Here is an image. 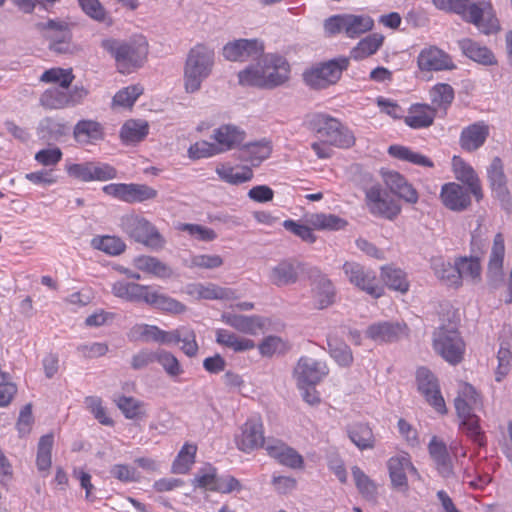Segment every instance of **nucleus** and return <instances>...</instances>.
I'll list each match as a JSON object with an SVG mask.
<instances>
[{"label":"nucleus","instance_id":"1","mask_svg":"<svg viewBox=\"0 0 512 512\" xmlns=\"http://www.w3.org/2000/svg\"><path fill=\"white\" fill-rule=\"evenodd\" d=\"M261 60L238 73L239 83L263 89H274L289 79L290 66L286 59L277 54H266Z\"/></svg>","mask_w":512,"mask_h":512},{"label":"nucleus","instance_id":"2","mask_svg":"<svg viewBox=\"0 0 512 512\" xmlns=\"http://www.w3.org/2000/svg\"><path fill=\"white\" fill-rule=\"evenodd\" d=\"M101 47L115 59L117 70L122 74H130L141 68L148 55V42L142 35L125 40L104 39Z\"/></svg>","mask_w":512,"mask_h":512},{"label":"nucleus","instance_id":"3","mask_svg":"<svg viewBox=\"0 0 512 512\" xmlns=\"http://www.w3.org/2000/svg\"><path fill=\"white\" fill-rule=\"evenodd\" d=\"M433 2L439 8L460 15L465 22L472 23L486 35L495 34L500 30V23L488 2L473 3L470 0H433Z\"/></svg>","mask_w":512,"mask_h":512},{"label":"nucleus","instance_id":"4","mask_svg":"<svg viewBox=\"0 0 512 512\" xmlns=\"http://www.w3.org/2000/svg\"><path fill=\"white\" fill-rule=\"evenodd\" d=\"M214 66L213 49L198 44L193 47L187 56L184 68V86L188 93L200 90L202 82L206 80Z\"/></svg>","mask_w":512,"mask_h":512},{"label":"nucleus","instance_id":"5","mask_svg":"<svg viewBox=\"0 0 512 512\" xmlns=\"http://www.w3.org/2000/svg\"><path fill=\"white\" fill-rule=\"evenodd\" d=\"M310 128L324 143L339 148H349L355 143L352 132L337 119L327 114H315L309 121Z\"/></svg>","mask_w":512,"mask_h":512},{"label":"nucleus","instance_id":"6","mask_svg":"<svg viewBox=\"0 0 512 512\" xmlns=\"http://www.w3.org/2000/svg\"><path fill=\"white\" fill-rule=\"evenodd\" d=\"M120 225L130 238L153 250H160L165 245V239L157 228L143 217L133 214L123 216Z\"/></svg>","mask_w":512,"mask_h":512},{"label":"nucleus","instance_id":"7","mask_svg":"<svg viewBox=\"0 0 512 512\" xmlns=\"http://www.w3.org/2000/svg\"><path fill=\"white\" fill-rule=\"evenodd\" d=\"M433 348L448 363L457 365L463 360L465 343L455 328L442 326L433 333Z\"/></svg>","mask_w":512,"mask_h":512},{"label":"nucleus","instance_id":"8","mask_svg":"<svg viewBox=\"0 0 512 512\" xmlns=\"http://www.w3.org/2000/svg\"><path fill=\"white\" fill-rule=\"evenodd\" d=\"M349 66L348 57H338L320 64L303 74L304 81L313 89H325L335 84Z\"/></svg>","mask_w":512,"mask_h":512},{"label":"nucleus","instance_id":"9","mask_svg":"<svg viewBox=\"0 0 512 512\" xmlns=\"http://www.w3.org/2000/svg\"><path fill=\"white\" fill-rule=\"evenodd\" d=\"M84 86L72 88L50 87L39 97V104L45 110H61L81 104L88 95Z\"/></svg>","mask_w":512,"mask_h":512},{"label":"nucleus","instance_id":"10","mask_svg":"<svg viewBox=\"0 0 512 512\" xmlns=\"http://www.w3.org/2000/svg\"><path fill=\"white\" fill-rule=\"evenodd\" d=\"M374 21L367 15L340 14L329 17L324 22V29L328 35L344 32L349 38L359 37L372 30Z\"/></svg>","mask_w":512,"mask_h":512},{"label":"nucleus","instance_id":"11","mask_svg":"<svg viewBox=\"0 0 512 512\" xmlns=\"http://www.w3.org/2000/svg\"><path fill=\"white\" fill-rule=\"evenodd\" d=\"M343 272L348 281L366 292L373 298H380L384 294L383 287L379 284L375 272L366 269L357 262H345L342 266Z\"/></svg>","mask_w":512,"mask_h":512},{"label":"nucleus","instance_id":"12","mask_svg":"<svg viewBox=\"0 0 512 512\" xmlns=\"http://www.w3.org/2000/svg\"><path fill=\"white\" fill-rule=\"evenodd\" d=\"M365 203L370 214L390 221L401 212L399 203L388 198L380 185H373L365 190Z\"/></svg>","mask_w":512,"mask_h":512},{"label":"nucleus","instance_id":"13","mask_svg":"<svg viewBox=\"0 0 512 512\" xmlns=\"http://www.w3.org/2000/svg\"><path fill=\"white\" fill-rule=\"evenodd\" d=\"M223 57L232 62H245L263 56L264 44L258 39H237L226 43L222 49Z\"/></svg>","mask_w":512,"mask_h":512},{"label":"nucleus","instance_id":"14","mask_svg":"<svg viewBox=\"0 0 512 512\" xmlns=\"http://www.w3.org/2000/svg\"><path fill=\"white\" fill-rule=\"evenodd\" d=\"M103 192L127 203L143 202L154 199L157 191L145 184L112 183L103 187Z\"/></svg>","mask_w":512,"mask_h":512},{"label":"nucleus","instance_id":"15","mask_svg":"<svg viewBox=\"0 0 512 512\" xmlns=\"http://www.w3.org/2000/svg\"><path fill=\"white\" fill-rule=\"evenodd\" d=\"M487 177L493 195L500 201L502 208L509 212L512 208V198L507 187L504 164L499 157H494L487 167Z\"/></svg>","mask_w":512,"mask_h":512},{"label":"nucleus","instance_id":"16","mask_svg":"<svg viewBox=\"0 0 512 512\" xmlns=\"http://www.w3.org/2000/svg\"><path fill=\"white\" fill-rule=\"evenodd\" d=\"M472 402L457 396L454 401L458 417L461 419V428L463 431L480 447L485 445V436L479 426V418L472 410Z\"/></svg>","mask_w":512,"mask_h":512},{"label":"nucleus","instance_id":"17","mask_svg":"<svg viewBox=\"0 0 512 512\" xmlns=\"http://www.w3.org/2000/svg\"><path fill=\"white\" fill-rule=\"evenodd\" d=\"M418 390L426 401L439 413L447 412L444 398L441 395L437 378L427 368L421 367L416 374Z\"/></svg>","mask_w":512,"mask_h":512},{"label":"nucleus","instance_id":"18","mask_svg":"<svg viewBox=\"0 0 512 512\" xmlns=\"http://www.w3.org/2000/svg\"><path fill=\"white\" fill-rule=\"evenodd\" d=\"M309 277L313 279L311 285L314 307L323 310L331 306L335 301L336 295L335 287L331 280L315 267L309 269Z\"/></svg>","mask_w":512,"mask_h":512},{"label":"nucleus","instance_id":"19","mask_svg":"<svg viewBox=\"0 0 512 512\" xmlns=\"http://www.w3.org/2000/svg\"><path fill=\"white\" fill-rule=\"evenodd\" d=\"M328 374L325 362L311 357H301L295 368V376L300 389L304 386H315Z\"/></svg>","mask_w":512,"mask_h":512},{"label":"nucleus","instance_id":"20","mask_svg":"<svg viewBox=\"0 0 512 512\" xmlns=\"http://www.w3.org/2000/svg\"><path fill=\"white\" fill-rule=\"evenodd\" d=\"M305 271V264L294 258L283 259L271 268L269 281L277 286L283 287L295 284L299 274Z\"/></svg>","mask_w":512,"mask_h":512},{"label":"nucleus","instance_id":"21","mask_svg":"<svg viewBox=\"0 0 512 512\" xmlns=\"http://www.w3.org/2000/svg\"><path fill=\"white\" fill-rule=\"evenodd\" d=\"M266 442L263 424L258 418L248 419L241 427V433L236 436V445L239 450L250 453L263 447Z\"/></svg>","mask_w":512,"mask_h":512},{"label":"nucleus","instance_id":"22","mask_svg":"<svg viewBox=\"0 0 512 512\" xmlns=\"http://www.w3.org/2000/svg\"><path fill=\"white\" fill-rule=\"evenodd\" d=\"M505 254L504 237L501 233H497L493 240V246L491 249L487 279L488 284L493 288L497 289L500 287L504 280L503 273V260Z\"/></svg>","mask_w":512,"mask_h":512},{"label":"nucleus","instance_id":"23","mask_svg":"<svg viewBox=\"0 0 512 512\" xmlns=\"http://www.w3.org/2000/svg\"><path fill=\"white\" fill-rule=\"evenodd\" d=\"M417 64L422 71H443L455 68L452 58L436 46L422 49L417 57Z\"/></svg>","mask_w":512,"mask_h":512},{"label":"nucleus","instance_id":"24","mask_svg":"<svg viewBox=\"0 0 512 512\" xmlns=\"http://www.w3.org/2000/svg\"><path fill=\"white\" fill-rule=\"evenodd\" d=\"M489 132V126L483 121L470 124L461 131L459 145L466 152H475L484 145Z\"/></svg>","mask_w":512,"mask_h":512},{"label":"nucleus","instance_id":"25","mask_svg":"<svg viewBox=\"0 0 512 512\" xmlns=\"http://www.w3.org/2000/svg\"><path fill=\"white\" fill-rule=\"evenodd\" d=\"M443 204L453 211L465 210L471 203L469 192L461 185L447 183L441 190Z\"/></svg>","mask_w":512,"mask_h":512},{"label":"nucleus","instance_id":"26","mask_svg":"<svg viewBox=\"0 0 512 512\" xmlns=\"http://www.w3.org/2000/svg\"><path fill=\"white\" fill-rule=\"evenodd\" d=\"M404 327L398 322L383 321L369 325L365 334L375 342H394L403 334Z\"/></svg>","mask_w":512,"mask_h":512},{"label":"nucleus","instance_id":"27","mask_svg":"<svg viewBox=\"0 0 512 512\" xmlns=\"http://www.w3.org/2000/svg\"><path fill=\"white\" fill-rule=\"evenodd\" d=\"M388 470L392 485L399 489L407 488L406 471L417 473L416 468L412 465L408 454L391 457L388 461Z\"/></svg>","mask_w":512,"mask_h":512},{"label":"nucleus","instance_id":"28","mask_svg":"<svg viewBox=\"0 0 512 512\" xmlns=\"http://www.w3.org/2000/svg\"><path fill=\"white\" fill-rule=\"evenodd\" d=\"M239 153L241 160L250 162L252 166H259L264 160L270 157L272 144L270 140L263 138L259 141L249 142L243 145Z\"/></svg>","mask_w":512,"mask_h":512},{"label":"nucleus","instance_id":"29","mask_svg":"<svg viewBox=\"0 0 512 512\" xmlns=\"http://www.w3.org/2000/svg\"><path fill=\"white\" fill-rule=\"evenodd\" d=\"M453 166L456 178L469 187L470 193L477 201L481 200L483 198L482 187L474 169L456 156L453 158Z\"/></svg>","mask_w":512,"mask_h":512},{"label":"nucleus","instance_id":"30","mask_svg":"<svg viewBox=\"0 0 512 512\" xmlns=\"http://www.w3.org/2000/svg\"><path fill=\"white\" fill-rule=\"evenodd\" d=\"M221 319L237 331L250 335H256L264 326L262 318L257 315L223 313Z\"/></svg>","mask_w":512,"mask_h":512},{"label":"nucleus","instance_id":"31","mask_svg":"<svg viewBox=\"0 0 512 512\" xmlns=\"http://www.w3.org/2000/svg\"><path fill=\"white\" fill-rule=\"evenodd\" d=\"M458 44L463 54L471 60L486 66L497 64L495 55L486 46H481L469 38L460 40Z\"/></svg>","mask_w":512,"mask_h":512},{"label":"nucleus","instance_id":"32","mask_svg":"<svg viewBox=\"0 0 512 512\" xmlns=\"http://www.w3.org/2000/svg\"><path fill=\"white\" fill-rule=\"evenodd\" d=\"M73 136L78 143L89 144L104 139L103 126L94 120H80L74 127Z\"/></svg>","mask_w":512,"mask_h":512},{"label":"nucleus","instance_id":"33","mask_svg":"<svg viewBox=\"0 0 512 512\" xmlns=\"http://www.w3.org/2000/svg\"><path fill=\"white\" fill-rule=\"evenodd\" d=\"M245 133L232 124L222 125L214 130V139L221 152L233 149L244 139Z\"/></svg>","mask_w":512,"mask_h":512},{"label":"nucleus","instance_id":"34","mask_svg":"<svg viewBox=\"0 0 512 512\" xmlns=\"http://www.w3.org/2000/svg\"><path fill=\"white\" fill-rule=\"evenodd\" d=\"M428 449L439 473L446 478L451 476L453 474L452 462L445 443L434 436L428 445Z\"/></svg>","mask_w":512,"mask_h":512},{"label":"nucleus","instance_id":"35","mask_svg":"<svg viewBox=\"0 0 512 512\" xmlns=\"http://www.w3.org/2000/svg\"><path fill=\"white\" fill-rule=\"evenodd\" d=\"M149 286L134 282L117 281L112 285L114 296L130 302H145Z\"/></svg>","mask_w":512,"mask_h":512},{"label":"nucleus","instance_id":"36","mask_svg":"<svg viewBox=\"0 0 512 512\" xmlns=\"http://www.w3.org/2000/svg\"><path fill=\"white\" fill-rule=\"evenodd\" d=\"M69 132L68 125L53 117H44L39 121L37 126V134L40 139L46 141H59Z\"/></svg>","mask_w":512,"mask_h":512},{"label":"nucleus","instance_id":"37","mask_svg":"<svg viewBox=\"0 0 512 512\" xmlns=\"http://www.w3.org/2000/svg\"><path fill=\"white\" fill-rule=\"evenodd\" d=\"M49 40L48 48L59 55H78L82 48L72 41L70 30H62L61 35H47Z\"/></svg>","mask_w":512,"mask_h":512},{"label":"nucleus","instance_id":"38","mask_svg":"<svg viewBox=\"0 0 512 512\" xmlns=\"http://www.w3.org/2000/svg\"><path fill=\"white\" fill-rule=\"evenodd\" d=\"M435 118V109L428 105L416 104L413 105L409 114L405 117V123L413 128H426L433 124Z\"/></svg>","mask_w":512,"mask_h":512},{"label":"nucleus","instance_id":"39","mask_svg":"<svg viewBox=\"0 0 512 512\" xmlns=\"http://www.w3.org/2000/svg\"><path fill=\"white\" fill-rule=\"evenodd\" d=\"M145 303L153 308L174 314L182 313L186 308L184 304L176 299L157 291H152L150 287L146 295Z\"/></svg>","mask_w":512,"mask_h":512},{"label":"nucleus","instance_id":"40","mask_svg":"<svg viewBox=\"0 0 512 512\" xmlns=\"http://www.w3.org/2000/svg\"><path fill=\"white\" fill-rule=\"evenodd\" d=\"M134 264L137 269L153 274L158 278H169L173 274L172 269L167 264L153 256H139L135 258Z\"/></svg>","mask_w":512,"mask_h":512},{"label":"nucleus","instance_id":"41","mask_svg":"<svg viewBox=\"0 0 512 512\" xmlns=\"http://www.w3.org/2000/svg\"><path fill=\"white\" fill-rule=\"evenodd\" d=\"M432 267L435 275L443 281L446 285L451 287L461 286L460 275L457 267V262L454 264L444 261L442 258L434 259Z\"/></svg>","mask_w":512,"mask_h":512},{"label":"nucleus","instance_id":"42","mask_svg":"<svg viewBox=\"0 0 512 512\" xmlns=\"http://www.w3.org/2000/svg\"><path fill=\"white\" fill-rule=\"evenodd\" d=\"M384 36L378 33H372L360 40L358 44L351 50L350 58L354 60H362L373 54L382 46Z\"/></svg>","mask_w":512,"mask_h":512},{"label":"nucleus","instance_id":"43","mask_svg":"<svg viewBox=\"0 0 512 512\" xmlns=\"http://www.w3.org/2000/svg\"><path fill=\"white\" fill-rule=\"evenodd\" d=\"M216 342L233 349L235 352H245L255 347L253 340L238 337L236 334L225 329L216 330Z\"/></svg>","mask_w":512,"mask_h":512},{"label":"nucleus","instance_id":"44","mask_svg":"<svg viewBox=\"0 0 512 512\" xmlns=\"http://www.w3.org/2000/svg\"><path fill=\"white\" fill-rule=\"evenodd\" d=\"M390 156L402 161L410 162L414 165L432 168L434 163L427 156L414 152L410 148L401 145H391L388 148Z\"/></svg>","mask_w":512,"mask_h":512},{"label":"nucleus","instance_id":"45","mask_svg":"<svg viewBox=\"0 0 512 512\" xmlns=\"http://www.w3.org/2000/svg\"><path fill=\"white\" fill-rule=\"evenodd\" d=\"M349 439L360 449L374 447V436L371 428L364 423H355L347 428Z\"/></svg>","mask_w":512,"mask_h":512},{"label":"nucleus","instance_id":"46","mask_svg":"<svg viewBox=\"0 0 512 512\" xmlns=\"http://www.w3.org/2000/svg\"><path fill=\"white\" fill-rule=\"evenodd\" d=\"M147 122L141 120H128L120 131V138L125 143H137L142 141L148 134Z\"/></svg>","mask_w":512,"mask_h":512},{"label":"nucleus","instance_id":"47","mask_svg":"<svg viewBox=\"0 0 512 512\" xmlns=\"http://www.w3.org/2000/svg\"><path fill=\"white\" fill-rule=\"evenodd\" d=\"M456 262L461 282L463 279L470 280L473 283L481 280L482 268L479 260L471 256H464L457 258Z\"/></svg>","mask_w":512,"mask_h":512},{"label":"nucleus","instance_id":"48","mask_svg":"<svg viewBox=\"0 0 512 512\" xmlns=\"http://www.w3.org/2000/svg\"><path fill=\"white\" fill-rule=\"evenodd\" d=\"M182 343L181 350L183 353L193 358L197 355L199 346L196 341V334L193 329L188 327H180L175 329L174 343Z\"/></svg>","mask_w":512,"mask_h":512},{"label":"nucleus","instance_id":"49","mask_svg":"<svg viewBox=\"0 0 512 512\" xmlns=\"http://www.w3.org/2000/svg\"><path fill=\"white\" fill-rule=\"evenodd\" d=\"M195 291L200 298L207 300H233L237 297L236 292L231 288L220 287L213 283L198 284Z\"/></svg>","mask_w":512,"mask_h":512},{"label":"nucleus","instance_id":"50","mask_svg":"<svg viewBox=\"0 0 512 512\" xmlns=\"http://www.w3.org/2000/svg\"><path fill=\"white\" fill-rule=\"evenodd\" d=\"M114 401L127 419H136L145 416L144 402L134 397L121 395Z\"/></svg>","mask_w":512,"mask_h":512},{"label":"nucleus","instance_id":"51","mask_svg":"<svg viewBox=\"0 0 512 512\" xmlns=\"http://www.w3.org/2000/svg\"><path fill=\"white\" fill-rule=\"evenodd\" d=\"M382 279L385 285L395 291L406 293L409 289V283L405 273L401 269L392 267H382Z\"/></svg>","mask_w":512,"mask_h":512},{"label":"nucleus","instance_id":"52","mask_svg":"<svg viewBox=\"0 0 512 512\" xmlns=\"http://www.w3.org/2000/svg\"><path fill=\"white\" fill-rule=\"evenodd\" d=\"M75 79V75L71 68H51L45 70L40 76V81L44 83H57V87L70 88L72 82Z\"/></svg>","mask_w":512,"mask_h":512},{"label":"nucleus","instance_id":"53","mask_svg":"<svg viewBox=\"0 0 512 512\" xmlns=\"http://www.w3.org/2000/svg\"><path fill=\"white\" fill-rule=\"evenodd\" d=\"M94 249L103 251L109 255H119L125 251V243L116 236H97L91 240Z\"/></svg>","mask_w":512,"mask_h":512},{"label":"nucleus","instance_id":"54","mask_svg":"<svg viewBox=\"0 0 512 512\" xmlns=\"http://www.w3.org/2000/svg\"><path fill=\"white\" fill-rule=\"evenodd\" d=\"M352 476L359 493L368 501H373L377 496L376 484L358 467H352Z\"/></svg>","mask_w":512,"mask_h":512},{"label":"nucleus","instance_id":"55","mask_svg":"<svg viewBox=\"0 0 512 512\" xmlns=\"http://www.w3.org/2000/svg\"><path fill=\"white\" fill-rule=\"evenodd\" d=\"M309 223L318 230H340L348 224L345 219L337 215L324 213L311 215Z\"/></svg>","mask_w":512,"mask_h":512},{"label":"nucleus","instance_id":"56","mask_svg":"<svg viewBox=\"0 0 512 512\" xmlns=\"http://www.w3.org/2000/svg\"><path fill=\"white\" fill-rule=\"evenodd\" d=\"M138 331L145 341H154L166 345L174 343L175 330L164 331L154 325H141L138 327Z\"/></svg>","mask_w":512,"mask_h":512},{"label":"nucleus","instance_id":"57","mask_svg":"<svg viewBox=\"0 0 512 512\" xmlns=\"http://www.w3.org/2000/svg\"><path fill=\"white\" fill-rule=\"evenodd\" d=\"M54 443L53 434L43 435L38 442L36 464L39 471H48L51 467V450Z\"/></svg>","mask_w":512,"mask_h":512},{"label":"nucleus","instance_id":"58","mask_svg":"<svg viewBox=\"0 0 512 512\" xmlns=\"http://www.w3.org/2000/svg\"><path fill=\"white\" fill-rule=\"evenodd\" d=\"M165 373L172 379L179 377L184 370L174 354L164 349H157V359Z\"/></svg>","mask_w":512,"mask_h":512},{"label":"nucleus","instance_id":"59","mask_svg":"<svg viewBox=\"0 0 512 512\" xmlns=\"http://www.w3.org/2000/svg\"><path fill=\"white\" fill-rule=\"evenodd\" d=\"M219 177L230 184H241L252 179L253 171L248 167H243L241 170L232 167H218L216 169Z\"/></svg>","mask_w":512,"mask_h":512},{"label":"nucleus","instance_id":"60","mask_svg":"<svg viewBox=\"0 0 512 512\" xmlns=\"http://www.w3.org/2000/svg\"><path fill=\"white\" fill-rule=\"evenodd\" d=\"M498 367L495 372V380L501 382L509 373L512 361L511 344L505 340L500 343L497 353Z\"/></svg>","mask_w":512,"mask_h":512},{"label":"nucleus","instance_id":"61","mask_svg":"<svg viewBox=\"0 0 512 512\" xmlns=\"http://www.w3.org/2000/svg\"><path fill=\"white\" fill-rule=\"evenodd\" d=\"M329 351L332 358L343 367H348L353 362V355L350 347L338 340L328 341Z\"/></svg>","mask_w":512,"mask_h":512},{"label":"nucleus","instance_id":"62","mask_svg":"<svg viewBox=\"0 0 512 512\" xmlns=\"http://www.w3.org/2000/svg\"><path fill=\"white\" fill-rule=\"evenodd\" d=\"M431 102L438 107H447L454 99V90L449 84L435 85L429 92Z\"/></svg>","mask_w":512,"mask_h":512},{"label":"nucleus","instance_id":"63","mask_svg":"<svg viewBox=\"0 0 512 512\" xmlns=\"http://www.w3.org/2000/svg\"><path fill=\"white\" fill-rule=\"evenodd\" d=\"M217 469L211 465H207L201 468L191 483L194 488L209 489L212 491V487L217 483Z\"/></svg>","mask_w":512,"mask_h":512},{"label":"nucleus","instance_id":"64","mask_svg":"<svg viewBox=\"0 0 512 512\" xmlns=\"http://www.w3.org/2000/svg\"><path fill=\"white\" fill-rule=\"evenodd\" d=\"M143 90L139 86H129L118 91L113 97V105L120 107H131L142 94Z\"/></svg>","mask_w":512,"mask_h":512}]
</instances>
